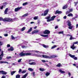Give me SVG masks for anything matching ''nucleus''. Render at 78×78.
I'll return each instance as SVG.
<instances>
[{
  "label": "nucleus",
  "instance_id": "1",
  "mask_svg": "<svg viewBox=\"0 0 78 78\" xmlns=\"http://www.w3.org/2000/svg\"><path fill=\"white\" fill-rule=\"evenodd\" d=\"M28 52H30V51H25L24 52V53H23L24 52V51H23V52H21V53H20L19 54V55L22 57V56H28L31 55V53H28Z\"/></svg>",
  "mask_w": 78,
  "mask_h": 78
},
{
  "label": "nucleus",
  "instance_id": "2",
  "mask_svg": "<svg viewBox=\"0 0 78 78\" xmlns=\"http://www.w3.org/2000/svg\"><path fill=\"white\" fill-rule=\"evenodd\" d=\"M4 22H14V20H17V18H14V19H12L9 18H5Z\"/></svg>",
  "mask_w": 78,
  "mask_h": 78
},
{
  "label": "nucleus",
  "instance_id": "3",
  "mask_svg": "<svg viewBox=\"0 0 78 78\" xmlns=\"http://www.w3.org/2000/svg\"><path fill=\"white\" fill-rule=\"evenodd\" d=\"M67 25L68 27V28L69 29V30H72V28H73V26H71L72 25V24H71V22L69 21H68L67 22Z\"/></svg>",
  "mask_w": 78,
  "mask_h": 78
},
{
  "label": "nucleus",
  "instance_id": "4",
  "mask_svg": "<svg viewBox=\"0 0 78 78\" xmlns=\"http://www.w3.org/2000/svg\"><path fill=\"white\" fill-rule=\"evenodd\" d=\"M56 57H58V56L55 55H50V56H48L46 55V58H47L48 59H51V58H56Z\"/></svg>",
  "mask_w": 78,
  "mask_h": 78
},
{
  "label": "nucleus",
  "instance_id": "5",
  "mask_svg": "<svg viewBox=\"0 0 78 78\" xmlns=\"http://www.w3.org/2000/svg\"><path fill=\"white\" fill-rule=\"evenodd\" d=\"M49 11V10L47 9L46 10H45L44 12V13H43L41 14L42 16H45L47 14H48V12Z\"/></svg>",
  "mask_w": 78,
  "mask_h": 78
},
{
  "label": "nucleus",
  "instance_id": "6",
  "mask_svg": "<svg viewBox=\"0 0 78 78\" xmlns=\"http://www.w3.org/2000/svg\"><path fill=\"white\" fill-rule=\"evenodd\" d=\"M43 33L45 34H48L50 33V31L48 30H46L44 31Z\"/></svg>",
  "mask_w": 78,
  "mask_h": 78
},
{
  "label": "nucleus",
  "instance_id": "7",
  "mask_svg": "<svg viewBox=\"0 0 78 78\" xmlns=\"http://www.w3.org/2000/svg\"><path fill=\"white\" fill-rule=\"evenodd\" d=\"M3 55H5L3 54V51H2L0 55V61L2 59V58L3 56Z\"/></svg>",
  "mask_w": 78,
  "mask_h": 78
},
{
  "label": "nucleus",
  "instance_id": "8",
  "mask_svg": "<svg viewBox=\"0 0 78 78\" xmlns=\"http://www.w3.org/2000/svg\"><path fill=\"white\" fill-rule=\"evenodd\" d=\"M51 17V16H47L45 18V19H48L47 20V22H50V21H51V19H49Z\"/></svg>",
  "mask_w": 78,
  "mask_h": 78
},
{
  "label": "nucleus",
  "instance_id": "9",
  "mask_svg": "<svg viewBox=\"0 0 78 78\" xmlns=\"http://www.w3.org/2000/svg\"><path fill=\"white\" fill-rule=\"evenodd\" d=\"M22 8V7H18L15 9L14 10L15 12H17L18 11H19L20 9H21Z\"/></svg>",
  "mask_w": 78,
  "mask_h": 78
},
{
  "label": "nucleus",
  "instance_id": "10",
  "mask_svg": "<svg viewBox=\"0 0 78 78\" xmlns=\"http://www.w3.org/2000/svg\"><path fill=\"white\" fill-rule=\"evenodd\" d=\"M37 57H40V58H46V55H37Z\"/></svg>",
  "mask_w": 78,
  "mask_h": 78
},
{
  "label": "nucleus",
  "instance_id": "11",
  "mask_svg": "<svg viewBox=\"0 0 78 78\" xmlns=\"http://www.w3.org/2000/svg\"><path fill=\"white\" fill-rule=\"evenodd\" d=\"M0 73H2V75H5V74H7V73L5 71H4L3 70L0 71Z\"/></svg>",
  "mask_w": 78,
  "mask_h": 78
},
{
  "label": "nucleus",
  "instance_id": "12",
  "mask_svg": "<svg viewBox=\"0 0 78 78\" xmlns=\"http://www.w3.org/2000/svg\"><path fill=\"white\" fill-rule=\"evenodd\" d=\"M62 65H61L60 63H59L56 66V67H62Z\"/></svg>",
  "mask_w": 78,
  "mask_h": 78
},
{
  "label": "nucleus",
  "instance_id": "13",
  "mask_svg": "<svg viewBox=\"0 0 78 78\" xmlns=\"http://www.w3.org/2000/svg\"><path fill=\"white\" fill-rule=\"evenodd\" d=\"M3 63H4V64L7 63V64H9L8 62H4L3 61H0V64H3Z\"/></svg>",
  "mask_w": 78,
  "mask_h": 78
},
{
  "label": "nucleus",
  "instance_id": "14",
  "mask_svg": "<svg viewBox=\"0 0 78 78\" xmlns=\"http://www.w3.org/2000/svg\"><path fill=\"white\" fill-rule=\"evenodd\" d=\"M28 16V13H27L23 15L22 17H27V16Z\"/></svg>",
  "mask_w": 78,
  "mask_h": 78
},
{
  "label": "nucleus",
  "instance_id": "15",
  "mask_svg": "<svg viewBox=\"0 0 78 78\" xmlns=\"http://www.w3.org/2000/svg\"><path fill=\"white\" fill-rule=\"evenodd\" d=\"M75 46V45H74V44H73L72 46H71V48H72L73 50H74V49L75 48V46Z\"/></svg>",
  "mask_w": 78,
  "mask_h": 78
},
{
  "label": "nucleus",
  "instance_id": "16",
  "mask_svg": "<svg viewBox=\"0 0 78 78\" xmlns=\"http://www.w3.org/2000/svg\"><path fill=\"white\" fill-rule=\"evenodd\" d=\"M42 37H48V35H41Z\"/></svg>",
  "mask_w": 78,
  "mask_h": 78
},
{
  "label": "nucleus",
  "instance_id": "17",
  "mask_svg": "<svg viewBox=\"0 0 78 78\" xmlns=\"http://www.w3.org/2000/svg\"><path fill=\"white\" fill-rule=\"evenodd\" d=\"M28 73H27L26 74H25L24 75H23L22 77V78H26V77L27 76V75H28Z\"/></svg>",
  "mask_w": 78,
  "mask_h": 78
},
{
  "label": "nucleus",
  "instance_id": "18",
  "mask_svg": "<svg viewBox=\"0 0 78 78\" xmlns=\"http://www.w3.org/2000/svg\"><path fill=\"white\" fill-rule=\"evenodd\" d=\"M13 50L14 49L13 48V47H11L10 48L8 49V51H13Z\"/></svg>",
  "mask_w": 78,
  "mask_h": 78
},
{
  "label": "nucleus",
  "instance_id": "19",
  "mask_svg": "<svg viewBox=\"0 0 78 78\" xmlns=\"http://www.w3.org/2000/svg\"><path fill=\"white\" fill-rule=\"evenodd\" d=\"M55 13V14H61L62 13V12L57 10Z\"/></svg>",
  "mask_w": 78,
  "mask_h": 78
},
{
  "label": "nucleus",
  "instance_id": "20",
  "mask_svg": "<svg viewBox=\"0 0 78 78\" xmlns=\"http://www.w3.org/2000/svg\"><path fill=\"white\" fill-rule=\"evenodd\" d=\"M69 55L70 56V57H71V58H73H73H74L75 56V55H72V54H69Z\"/></svg>",
  "mask_w": 78,
  "mask_h": 78
},
{
  "label": "nucleus",
  "instance_id": "21",
  "mask_svg": "<svg viewBox=\"0 0 78 78\" xmlns=\"http://www.w3.org/2000/svg\"><path fill=\"white\" fill-rule=\"evenodd\" d=\"M59 71L60 72L62 73H65V71L62 70V69H59Z\"/></svg>",
  "mask_w": 78,
  "mask_h": 78
},
{
  "label": "nucleus",
  "instance_id": "22",
  "mask_svg": "<svg viewBox=\"0 0 78 78\" xmlns=\"http://www.w3.org/2000/svg\"><path fill=\"white\" fill-rule=\"evenodd\" d=\"M38 30H35L32 32V34H34V33H38Z\"/></svg>",
  "mask_w": 78,
  "mask_h": 78
},
{
  "label": "nucleus",
  "instance_id": "23",
  "mask_svg": "<svg viewBox=\"0 0 78 78\" xmlns=\"http://www.w3.org/2000/svg\"><path fill=\"white\" fill-rule=\"evenodd\" d=\"M68 6L67 4H66L63 7V9H66L67 8V7Z\"/></svg>",
  "mask_w": 78,
  "mask_h": 78
},
{
  "label": "nucleus",
  "instance_id": "24",
  "mask_svg": "<svg viewBox=\"0 0 78 78\" xmlns=\"http://www.w3.org/2000/svg\"><path fill=\"white\" fill-rule=\"evenodd\" d=\"M55 17H56V16H53L51 17V21H52V20H54V19L55 18Z\"/></svg>",
  "mask_w": 78,
  "mask_h": 78
},
{
  "label": "nucleus",
  "instance_id": "25",
  "mask_svg": "<svg viewBox=\"0 0 78 78\" xmlns=\"http://www.w3.org/2000/svg\"><path fill=\"white\" fill-rule=\"evenodd\" d=\"M8 8H7L5 9V14H7V12H8Z\"/></svg>",
  "mask_w": 78,
  "mask_h": 78
},
{
  "label": "nucleus",
  "instance_id": "26",
  "mask_svg": "<svg viewBox=\"0 0 78 78\" xmlns=\"http://www.w3.org/2000/svg\"><path fill=\"white\" fill-rule=\"evenodd\" d=\"M5 18L3 19V18L2 17H0V21H3V22H5Z\"/></svg>",
  "mask_w": 78,
  "mask_h": 78
},
{
  "label": "nucleus",
  "instance_id": "27",
  "mask_svg": "<svg viewBox=\"0 0 78 78\" xmlns=\"http://www.w3.org/2000/svg\"><path fill=\"white\" fill-rule=\"evenodd\" d=\"M32 31V27H30V29H29L28 31L27 32V33H30L31 31Z\"/></svg>",
  "mask_w": 78,
  "mask_h": 78
},
{
  "label": "nucleus",
  "instance_id": "28",
  "mask_svg": "<svg viewBox=\"0 0 78 78\" xmlns=\"http://www.w3.org/2000/svg\"><path fill=\"white\" fill-rule=\"evenodd\" d=\"M32 52H34L35 53V52H36L37 53H41V52H40L38 51H35V50H33L32 51Z\"/></svg>",
  "mask_w": 78,
  "mask_h": 78
},
{
  "label": "nucleus",
  "instance_id": "29",
  "mask_svg": "<svg viewBox=\"0 0 78 78\" xmlns=\"http://www.w3.org/2000/svg\"><path fill=\"white\" fill-rule=\"evenodd\" d=\"M3 44V43L1 41H0V52L2 51V50L0 48V46L2 45Z\"/></svg>",
  "mask_w": 78,
  "mask_h": 78
},
{
  "label": "nucleus",
  "instance_id": "30",
  "mask_svg": "<svg viewBox=\"0 0 78 78\" xmlns=\"http://www.w3.org/2000/svg\"><path fill=\"white\" fill-rule=\"evenodd\" d=\"M36 63L35 62H32L31 63H30L29 64L30 65H36Z\"/></svg>",
  "mask_w": 78,
  "mask_h": 78
},
{
  "label": "nucleus",
  "instance_id": "31",
  "mask_svg": "<svg viewBox=\"0 0 78 78\" xmlns=\"http://www.w3.org/2000/svg\"><path fill=\"white\" fill-rule=\"evenodd\" d=\"M43 47H44V48H48V45H46L44 44H43L42 45Z\"/></svg>",
  "mask_w": 78,
  "mask_h": 78
},
{
  "label": "nucleus",
  "instance_id": "32",
  "mask_svg": "<svg viewBox=\"0 0 78 78\" xmlns=\"http://www.w3.org/2000/svg\"><path fill=\"white\" fill-rule=\"evenodd\" d=\"M28 70L29 71H30V72H33V69L31 68H28Z\"/></svg>",
  "mask_w": 78,
  "mask_h": 78
},
{
  "label": "nucleus",
  "instance_id": "33",
  "mask_svg": "<svg viewBox=\"0 0 78 78\" xmlns=\"http://www.w3.org/2000/svg\"><path fill=\"white\" fill-rule=\"evenodd\" d=\"M20 78V75L18 74L16 76V78Z\"/></svg>",
  "mask_w": 78,
  "mask_h": 78
},
{
  "label": "nucleus",
  "instance_id": "34",
  "mask_svg": "<svg viewBox=\"0 0 78 78\" xmlns=\"http://www.w3.org/2000/svg\"><path fill=\"white\" fill-rule=\"evenodd\" d=\"M68 16L69 17H70V16L73 17V14L72 13H69L68 15Z\"/></svg>",
  "mask_w": 78,
  "mask_h": 78
},
{
  "label": "nucleus",
  "instance_id": "35",
  "mask_svg": "<svg viewBox=\"0 0 78 78\" xmlns=\"http://www.w3.org/2000/svg\"><path fill=\"white\" fill-rule=\"evenodd\" d=\"M27 47H28V46H25V45L22 46V48H27Z\"/></svg>",
  "mask_w": 78,
  "mask_h": 78
},
{
  "label": "nucleus",
  "instance_id": "36",
  "mask_svg": "<svg viewBox=\"0 0 78 78\" xmlns=\"http://www.w3.org/2000/svg\"><path fill=\"white\" fill-rule=\"evenodd\" d=\"M28 3L27 2H26L24 3H23V6H25V5H27V4H28Z\"/></svg>",
  "mask_w": 78,
  "mask_h": 78
},
{
  "label": "nucleus",
  "instance_id": "37",
  "mask_svg": "<svg viewBox=\"0 0 78 78\" xmlns=\"http://www.w3.org/2000/svg\"><path fill=\"white\" fill-rule=\"evenodd\" d=\"M38 19V16H35L34 18V20H37Z\"/></svg>",
  "mask_w": 78,
  "mask_h": 78
},
{
  "label": "nucleus",
  "instance_id": "38",
  "mask_svg": "<svg viewBox=\"0 0 78 78\" xmlns=\"http://www.w3.org/2000/svg\"><path fill=\"white\" fill-rule=\"evenodd\" d=\"M73 65L74 66H76V67L77 69H78V65H76V64H73Z\"/></svg>",
  "mask_w": 78,
  "mask_h": 78
},
{
  "label": "nucleus",
  "instance_id": "39",
  "mask_svg": "<svg viewBox=\"0 0 78 78\" xmlns=\"http://www.w3.org/2000/svg\"><path fill=\"white\" fill-rule=\"evenodd\" d=\"M25 28H26L25 27H23L22 29H21V31H24V30H25Z\"/></svg>",
  "mask_w": 78,
  "mask_h": 78
},
{
  "label": "nucleus",
  "instance_id": "40",
  "mask_svg": "<svg viewBox=\"0 0 78 78\" xmlns=\"http://www.w3.org/2000/svg\"><path fill=\"white\" fill-rule=\"evenodd\" d=\"M15 72H16V71H13L11 73V75H13V74L14 73H15Z\"/></svg>",
  "mask_w": 78,
  "mask_h": 78
},
{
  "label": "nucleus",
  "instance_id": "41",
  "mask_svg": "<svg viewBox=\"0 0 78 78\" xmlns=\"http://www.w3.org/2000/svg\"><path fill=\"white\" fill-rule=\"evenodd\" d=\"M26 72H27V70H23V71H22V73H26Z\"/></svg>",
  "mask_w": 78,
  "mask_h": 78
},
{
  "label": "nucleus",
  "instance_id": "42",
  "mask_svg": "<svg viewBox=\"0 0 78 78\" xmlns=\"http://www.w3.org/2000/svg\"><path fill=\"white\" fill-rule=\"evenodd\" d=\"M40 71H44V68H40L39 69Z\"/></svg>",
  "mask_w": 78,
  "mask_h": 78
},
{
  "label": "nucleus",
  "instance_id": "43",
  "mask_svg": "<svg viewBox=\"0 0 78 78\" xmlns=\"http://www.w3.org/2000/svg\"><path fill=\"white\" fill-rule=\"evenodd\" d=\"M70 37L69 40H72V39H73V37H72V35H70Z\"/></svg>",
  "mask_w": 78,
  "mask_h": 78
},
{
  "label": "nucleus",
  "instance_id": "44",
  "mask_svg": "<svg viewBox=\"0 0 78 78\" xmlns=\"http://www.w3.org/2000/svg\"><path fill=\"white\" fill-rule=\"evenodd\" d=\"M12 58L11 56H7L6 58L7 59H10V58Z\"/></svg>",
  "mask_w": 78,
  "mask_h": 78
},
{
  "label": "nucleus",
  "instance_id": "45",
  "mask_svg": "<svg viewBox=\"0 0 78 78\" xmlns=\"http://www.w3.org/2000/svg\"><path fill=\"white\" fill-rule=\"evenodd\" d=\"M4 36H5V37H7V36H8V34H4Z\"/></svg>",
  "mask_w": 78,
  "mask_h": 78
},
{
  "label": "nucleus",
  "instance_id": "46",
  "mask_svg": "<svg viewBox=\"0 0 78 78\" xmlns=\"http://www.w3.org/2000/svg\"><path fill=\"white\" fill-rule=\"evenodd\" d=\"M59 34H63V33H64V32L63 31H60L58 32Z\"/></svg>",
  "mask_w": 78,
  "mask_h": 78
},
{
  "label": "nucleus",
  "instance_id": "47",
  "mask_svg": "<svg viewBox=\"0 0 78 78\" xmlns=\"http://www.w3.org/2000/svg\"><path fill=\"white\" fill-rule=\"evenodd\" d=\"M8 3H7V2H5V3H3V4L4 5V6H5V5H6L8 4Z\"/></svg>",
  "mask_w": 78,
  "mask_h": 78
},
{
  "label": "nucleus",
  "instance_id": "48",
  "mask_svg": "<svg viewBox=\"0 0 78 78\" xmlns=\"http://www.w3.org/2000/svg\"><path fill=\"white\" fill-rule=\"evenodd\" d=\"M50 75V73L48 72L47 73H46V76H48V75Z\"/></svg>",
  "mask_w": 78,
  "mask_h": 78
},
{
  "label": "nucleus",
  "instance_id": "49",
  "mask_svg": "<svg viewBox=\"0 0 78 78\" xmlns=\"http://www.w3.org/2000/svg\"><path fill=\"white\" fill-rule=\"evenodd\" d=\"M22 58L19 59L18 61V62H21V61H22Z\"/></svg>",
  "mask_w": 78,
  "mask_h": 78
},
{
  "label": "nucleus",
  "instance_id": "50",
  "mask_svg": "<svg viewBox=\"0 0 78 78\" xmlns=\"http://www.w3.org/2000/svg\"><path fill=\"white\" fill-rule=\"evenodd\" d=\"M55 47H56V45H54L53 46H52L51 48V49H53V48H55Z\"/></svg>",
  "mask_w": 78,
  "mask_h": 78
},
{
  "label": "nucleus",
  "instance_id": "51",
  "mask_svg": "<svg viewBox=\"0 0 78 78\" xmlns=\"http://www.w3.org/2000/svg\"><path fill=\"white\" fill-rule=\"evenodd\" d=\"M11 38L12 39H15V37H14L13 36V35H11Z\"/></svg>",
  "mask_w": 78,
  "mask_h": 78
},
{
  "label": "nucleus",
  "instance_id": "52",
  "mask_svg": "<svg viewBox=\"0 0 78 78\" xmlns=\"http://www.w3.org/2000/svg\"><path fill=\"white\" fill-rule=\"evenodd\" d=\"M73 59H74L75 60H77V59H78V58L76 57H74Z\"/></svg>",
  "mask_w": 78,
  "mask_h": 78
},
{
  "label": "nucleus",
  "instance_id": "53",
  "mask_svg": "<svg viewBox=\"0 0 78 78\" xmlns=\"http://www.w3.org/2000/svg\"><path fill=\"white\" fill-rule=\"evenodd\" d=\"M22 72V69H20L18 72V73H20V72Z\"/></svg>",
  "mask_w": 78,
  "mask_h": 78
},
{
  "label": "nucleus",
  "instance_id": "54",
  "mask_svg": "<svg viewBox=\"0 0 78 78\" xmlns=\"http://www.w3.org/2000/svg\"><path fill=\"white\" fill-rule=\"evenodd\" d=\"M73 43V44H78V41H76V42H74Z\"/></svg>",
  "mask_w": 78,
  "mask_h": 78
},
{
  "label": "nucleus",
  "instance_id": "55",
  "mask_svg": "<svg viewBox=\"0 0 78 78\" xmlns=\"http://www.w3.org/2000/svg\"><path fill=\"white\" fill-rule=\"evenodd\" d=\"M3 8V6H0V9H2Z\"/></svg>",
  "mask_w": 78,
  "mask_h": 78
},
{
  "label": "nucleus",
  "instance_id": "56",
  "mask_svg": "<svg viewBox=\"0 0 78 78\" xmlns=\"http://www.w3.org/2000/svg\"><path fill=\"white\" fill-rule=\"evenodd\" d=\"M72 11H73V9H69V12H72Z\"/></svg>",
  "mask_w": 78,
  "mask_h": 78
},
{
  "label": "nucleus",
  "instance_id": "57",
  "mask_svg": "<svg viewBox=\"0 0 78 78\" xmlns=\"http://www.w3.org/2000/svg\"><path fill=\"white\" fill-rule=\"evenodd\" d=\"M70 11H67L66 12V14H69V13H70Z\"/></svg>",
  "mask_w": 78,
  "mask_h": 78
},
{
  "label": "nucleus",
  "instance_id": "58",
  "mask_svg": "<svg viewBox=\"0 0 78 78\" xmlns=\"http://www.w3.org/2000/svg\"><path fill=\"white\" fill-rule=\"evenodd\" d=\"M67 18V16H65L64 17H63V19H66Z\"/></svg>",
  "mask_w": 78,
  "mask_h": 78
},
{
  "label": "nucleus",
  "instance_id": "59",
  "mask_svg": "<svg viewBox=\"0 0 78 78\" xmlns=\"http://www.w3.org/2000/svg\"><path fill=\"white\" fill-rule=\"evenodd\" d=\"M41 61L43 62H46V61L45 60H41Z\"/></svg>",
  "mask_w": 78,
  "mask_h": 78
},
{
  "label": "nucleus",
  "instance_id": "60",
  "mask_svg": "<svg viewBox=\"0 0 78 78\" xmlns=\"http://www.w3.org/2000/svg\"><path fill=\"white\" fill-rule=\"evenodd\" d=\"M41 6L43 8H45V7H46V6L45 5H42Z\"/></svg>",
  "mask_w": 78,
  "mask_h": 78
},
{
  "label": "nucleus",
  "instance_id": "61",
  "mask_svg": "<svg viewBox=\"0 0 78 78\" xmlns=\"http://www.w3.org/2000/svg\"><path fill=\"white\" fill-rule=\"evenodd\" d=\"M34 74H35V72H33L32 73V75H33L34 76L35 75Z\"/></svg>",
  "mask_w": 78,
  "mask_h": 78
},
{
  "label": "nucleus",
  "instance_id": "62",
  "mask_svg": "<svg viewBox=\"0 0 78 78\" xmlns=\"http://www.w3.org/2000/svg\"><path fill=\"white\" fill-rule=\"evenodd\" d=\"M10 47V45L9 44H8L7 45V47Z\"/></svg>",
  "mask_w": 78,
  "mask_h": 78
},
{
  "label": "nucleus",
  "instance_id": "63",
  "mask_svg": "<svg viewBox=\"0 0 78 78\" xmlns=\"http://www.w3.org/2000/svg\"><path fill=\"white\" fill-rule=\"evenodd\" d=\"M78 2H76L75 3V6H76L77 4H78Z\"/></svg>",
  "mask_w": 78,
  "mask_h": 78
},
{
  "label": "nucleus",
  "instance_id": "64",
  "mask_svg": "<svg viewBox=\"0 0 78 78\" xmlns=\"http://www.w3.org/2000/svg\"><path fill=\"white\" fill-rule=\"evenodd\" d=\"M1 78H5V76H3Z\"/></svg>",
  "mask_w": 78,
  "mask_h": 78
}]
</instances>
